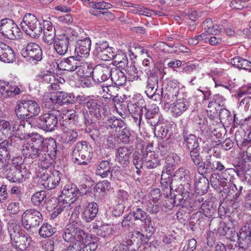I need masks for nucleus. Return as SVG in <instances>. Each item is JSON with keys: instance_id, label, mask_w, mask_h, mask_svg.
Instances as JSON below:
<instances>
[{"instance_id": "nucleus-33", "label": "nucleus", "mask_w": 251, "mask_h": 251, "mask_svg": "<svg viewBox=\"0 0 251 251\" xmlns=\"http://www.w3.org/2000/svg\"><path fill=\"white\" fill-rule=\"evenodd\" d=\"M29 137L30 139L27 143L30 144L31 145H33V147L45 153V148L43 146L44 138L38 133L33 134Z\"/></svg>"}, {"instance_id": "nucleus-51", "label": "nucleus", "mask_w": 251, "mask_h": 251, "mask_svg": "<svg viewBox=\"0 0 251 251\" xmlns=\"http://www.w3.org/2000/svg\"><path fill=\"white\" fill-rule=\"evenodd\" d=\"M143 222L144 223V229L145 230V232L147 233L146 235V238L148 239L155 232V228L152 223L151 219L150 217L146 218V219H145V221Z\"/></svg>"}, {"instance_id": "nucleus-37", "label": "nucleus", "mask_w": 251, "mask_h": 251, "mask_svg": "<svg viewBox=\"0 0 251 251\" xmlns=\"http://www.w3.org/2000/svg\"><path fill=\"white\" fill-rule=\"evenodd\" d=\"M112 251H136V249L132 241L127 240L115 245Z\"/></svg>"}, {"instance_id": "nucleus-35", "label": "nucleus", "mask_w": 251, "mask_h": 251, "mask_svg": "<svg viewBox=\"0 0 251 251\" xmlns=\"http://www.w3.org/2000/svg\"><path fill=\"white\" fill-rule=\"evenodd\" d=\"M75 224L73 223L72 224L68 225L63 231L62 237L64 240L67 242H74L75 238Z\"/></svg>"}, {"instance_id": "nucleus-8", "label": "nucleus", "mask_w": 251, "mask_h": 251, "mask_svg": "<svg viewBox=\"0 0 251 251\" xmlns=\"http://www.w3.org/2000/svg\"><path fill=\"white\" fill-rule=\"evenodd\" d=\"M24 58H28L32 61L39 62L43 58V51L41 47L37 44L29 43L21 51Z\"/></svg>"}, {"instance_id": "nucleus-41", "label": "nucleus", "mask_w": 251, "mask_h": 251, "mask_svg": "<svg viewBox=\"0 0 251 251\" xmlns=\"http://www.w3.org/2000/svg\"><path fill=\"white\" fill-rule=\"evenodd\" d=\"M62 95L63 92H57L53 94L50 97L49 100L46 101L45 106L51 108L50 103L59 106L63 105Z\"/></svg>"}, {"instance_id": "nucleus-28", "label": "nucleus", "mask_w": 251, "mask_h": 251, "mask_svg": "<svg viewBox=\"0 0 251 251\" xmlns=\"http://www.w3.org/2000/svg\"><path fill=\"white\" fill-rule=\"evenodd\" d=\"M9 147H0V172H4L10 165Z\"/></svg>"}, {"instance_id": "nucleus-58", "label": "nucleus", "mask_w": 251, "mask_h": 251, "mask_svg": "<svg viewBox=\"0 0 251 251\" xmlns=\"http://www.w3.org/2000/svg\"><path fill=\"white\" fill-rule=\"evenodd\" d=\"M109 46L108 43L106 41H102L97 42L95 44V49L93 53L95 56L99 54L100 52L103 51Z\"/></svg>"}, {"instance_id": "nucleus-12", "label": "nucleus", "mask_w": 251, "mask_h": 251, "mask_svg": "<svg viewBox=\"0 0 251 251\" xmlns=\"http://www.w3.org/2000/svg\"><path fill=\"white\" fill-rule=\"evenodd\" d=\"M22 151L23 154L26 158L35 159L39 157V159L41 160V165L43 167L45 168L49 166L50 163L46 164V160L44 159L45 157H44V155H46V153L33 147V145H31L30 144L27 143L24 144L23 145Z\"/></svg>"}, {"instance_id": "nucleus-52", "label": "nucleus", "mask_w": 251, "mask_h": 251, "mask_svg": "<svg viewBox=\"0 0 251 251\" xmlns=\"http://www.w3.org/2000/svg\"><path fill=\"white\" fill-rule=\"evenodd\" d=\"M37 78L40 81L49 84L53 83L52 81L55 80L54 76L52 75L50 72L48 71H44L40 72L37 76Z\"/></svg>"}, {"instance_id": "nucleus-48", "label": "nucleus", "mask_w": 251, "mask_h": 251, "mask_svg": "<svg viewBox=\"0 0 251 251\" xmlns=\"http://www.w3.org/2000/svg\"><path fill=\"white\" fill-rule=\"evenodd\" d=\"M115 53V50L113 48L109 46L103 51L100 52L96 56L102 60L108 61L113 58Z\"/></svg>"}, {"instance_id": "nucleus-27", "label": "nucleus", "mask_w": 251, "mask_h": 251, "mask_svg": "<svg viewBox=\"0 0 251 251\" xmlns=\"http://www.w3.org/2000/svg\"><path fill=\"white\" fill-rule=\"evenodd\" d=\"M205 216L201 212L193 214L190 219L189 226L192 231H196L201 228V226H204Z\"/></svg>"}, {"instance_id": "nucleus-15", "label": "nucleus", "mask_w": 251, "mask_h": 251, "mask_svg": "<svg viewBox=\"0 0 251 251\" xmlns=\"http://www.w3.org/2000/svg\"><path fill=\"white\" fill-rule=\"evenodd\" d=\"M145 116L147 123L151 126H154L160 120L161 116L159 114V107L156 104L144 106Z\"/></svg>"}, {"instance_id": "nucleus-55", "label": "nucleus", "mask_w": 251, "mask_h": 251, "mask_svg": "<svg viewBox=\"0 0 251 251\" xmlns=\"http://www.w3.org/2000/svg\"><path fill=\"white\" fill-rule=\"evenodd\" d=\"M201 208L205 213L204 215L205 217L212 216L214 213L215 209L213 206V203L212 201H206L205 202H203L201 205Z\"/></svg>"}, {"instance_id": "nucleus-32", "label": "nucleus", "mask_w": 251, "mask_h": 251, "mask_svg": "<svg viewBox=\"0 0 251 251\" xmlns=\"http://www.w3.org/2000/svg\"><path fill=\"white\" fill-rule=\"evenodd\" d=\"M113 60L112 64L118 69L121 68L122 69H125L127 66L128 64V61L127 57L125 53L120 52L119 53L114 54Z\"/></svg>"}, {"instance_id": "nucleus-30", "label": "nucleus", "mask_w": 251, "mask_h": 251, "mask_svg": "<svg viewBox=\"0 0 251 251\" xmlns=\"http://www.w3.org/2000/svg\"><path fill=\"white\" fill-rule=\"evenodd\" d=\"M15 24V23L9 18H4L1 20L0 33L7 38L8 36H11L9 34H10L11 31Z\"/></svg>"}, {"instance_id": "nucleus-6", "label": "nucleus", "mask_w": 251, "mask_h": 251, "mask_svg": "<svg viewBox=\"0 0 251 251\" xmlns=\"http://www.w3.org/2000/svg\"><path fill=\"white\" fill-rule=\"evenodd\" d=\"M76 40V36L62 34L56 35L52 43L53 49L60 55H65L68 51L69 45Z\"/></svg>"}, {"instance_id": "nucleus-47", "label": "nucleus", "mask_w": 251, "mask_h": 251, "mask_svg": "<svg viewBox=\"0 0 251 251\" xmlns=\"http://www.w3.org/2000/svg\"><path fill=\"white\" fill-rule=\"evenodd\" d=\"M46 193L45 191H41L34 194L31 198V201L35 206H39L42 202L45 203Z\"/></svg>"}, {"instance_id": "nucleus-38", "label": "nucleus", "mask_w": 251, "mask_h": 251, "mask_svg": "<svg viewBox=\"0 0 251 251\" xmlns=\"http://www.w3.org/2000/svg\"><path fill=\"white\" fill-rule=\"evenodd\" d=\"M183 145L189 151L197 149H200L198 138L195 135H190L188 137L183 140Z\"/></svg>"}, {"instance_id": "nucleus-46", "label": "nucleus", "mask_w": 251, "mask_h": 251, "mask_svg": "<svg viewBox=\"0 0 251 251\" xmlns=\"http://www.w3.org/2000/svg\"><path fill=\"white\" fill-rule=\"evenodd\" d=\"M55 228L48 223L42 225L39 230L40 236L43 238H49L55 232Z\"/></svg>"}, {"instance_id": "nucleus-1", "label": "nucleus", "mask_w": 251, "mask_h": 251, "mask_svg": "<svg viewBox=\"0 0 251 251\" xmlns=\"http://www.w3.org/2000/svg\"><path fill=\"white\" fill-rule=\"evenodd\" d=\"M12 246L16 249L25 251L30 245L31 237L25 232H21L19 225L12 224L8 227Z\"/></svg>"}, {"instance_id": "nucleus-14", "label": "nucleus", "mask_w": 251, "mask_h": 251, "mask_svg": "<svg viewBox=\"0 0 251 251\" xmlns=\"http://www.w3.org/2000/svg\"><path fill=\"white\" fill-rule=\"evenodd\" d=\"M82 63L79 59L76 56H70L63 58L59 63L58 64V67L60 70L67 71L68 72H74L78 69L79 72L84 66L81 65Z\"/></svg>"}, {"instance_id": "nucleus-24", "label": "nucleus", "mask_w": 251, "mask_h": 251, "mask_svg": "<svg viewBox=\"0 0 251 251\" xmlns=\"http://www.w3.org/2000/svg\"><path fill=\"white\" fill-rule=\"evenodd\" d=\"M189 102L185 98L178 99L172 107L171 111L175 117L181 115L188 108Z\"/></svg>"}, {"instance_id": "nucleus-57", "label": "nucleus", "mask_w": 251, "mask_h": 251, "mask_svg": "<svg viewBox=\"0 0 251 251\" xmlns=\"http://www.w3.org/2000/svg\"><path fill=\"white\" fill-rule=\"evenodd\" d=\"M89 146L86 141H81L76 143L72 152V156H76V154H79L80 151H83Z\"/></svg>"}, {"instance_id": "nucleus-10", "label": "nucleus", "mask_w": 251, "mask_h": 251, "mask_svg": "<svg viewBox=\"0 0 251 251\" xmlns=\"http://www.w3.org/2000/svg\"><path fill=\"white\" fill-rule=\"evenodd\" d=\"M238 244L240 248L244 250L251 244V217H250L244 226L241 229L239 233H237Z\"/></svg>"}, {"instance_id": "nucleus-25", "label": "nucleus", "mask_w": 251, "mask_h": 251, "mask_svg": "<svg viewBox=\"0 0 251 251\" xmlns=\"http://www.w3.org/2000/svg\"><path fill=\"white\" fill-rule=\"evenodd\" d=\"M132 150L127 147H119L116 153V158L119 163L126 166L129 163Z\"/></svg>"}, {"instance_id": "nucleus-44", "label": "nucleus", "mask_w": 251, "mask_h": 251, "mask_svg": "<svg viewBox=\"0 0 251 251\" xmlns=\"http://www.w3.org/2000/svg\"><path fill=\"white\" fill-rule=\"evenodd\" d=\"M227 188L223 189V192L231 199L236 200L240 196V190L233 182L227 185Z\"/></svg>"}, {"instance_id": "nucleus-26", "label": "nucleus", "mask_w": 251, "mask_h": 251, "mask_svg": "<svg viewBox=\"0 0 251 251\" xmlns=\"http://www.w3.org/2000/svg\"><path fill=\"white\" fill-rule=\"evenodd\" d=\"M111 80L116 85H124L126 81V77L120 69L116 67L111 68Z\"/></svg>"}, {"instance_id": "nucleus-39", "label": "nucleus", "mask_w": 251, "mask_h": 251, "mask_svg": "<svg viewBox=\"0 0 251 251\" xmlns=\"http://www.w3.org/2000/svg\"><path fill=\"white\" fill-rule=\"evenodd\" d=\"M64 129L63 135V142L67 144H72L75 142L78 138V132L74 129Z\"/></svg>"}, {"instance_id": "nucleus-61", "label": "nucleus", "mask_w": 251, "mask_h": 251, "mask_svg": "<svg viewBox=\"0 0 251 251\" xmlns=\"http://www.w3.org/2000/svg\"><path fill=\"white\" fill-rule=\"evenodd\" d=\"M81 251H94L98 247V244L94 241H91L89 243L86 244H81Z\"/></svg>"}, {"instance_id": "nucleus-16", "label": "nucleus", "mask_w": 251, "mask_h": 251, "mask_svg": "<svg viewBox=\"0 0 251 251\" xmlns=\"http://www.w3.org/2000/svg\"><path fill=\"white\" fill-rule=\"evenodd\" d=\"M91 46V41L89 38L78 40L75 45V53L77 57L87 58L89 55Z\"/></svg>"}, {"instance_id": "nucleus-18", "label": "nucleus", "mask_w": 251, "mask_h": 251, "mask_svg": "<svg viewBox=\"0 0 251 251\" xmlns=\"http://www.w3.org/2000/svg\"><path fill=\"white\" fill-rule=\"evenodd\" d=\"M87 7L89 9V13L92 15L98 18L102 11L107 10L112 7V5L110 3L104 1H94L92 0L89 3Z\"/></svg>"}, {"instance_id": "nucleus-63", "label": "nucleus", "mask_w": 251, "mask_h": 251, "mask_svg": "<svg viewBox=\"0 0 251 251\" xmlns=\"http://www.w3.org/2000/svg\"><path fill=\"white\" fill-rule=\"evenodd\" d=\"M11 129L9 123L6 121H0V133L6 136L9 134Z\"/></svg>"}, {"instance_id": "nucleus-45", "label": "nucleus", "mask_w": 251, "mask_h": 251, "mask_svg": "<svg viewBox=\"0 0 251 251\" xmlns=\"http://www.w3.org/2000/svg\"><path fill=\"white\" fill-rule=\"evenodd\" d=\"M190 156L191 161L197 166V171L200 166L204 165L202 156L200 155V149H197L190 151Z\"/></svg>"}, {"instance_id": "nucleus-64", "label": "nucleus", "mask_w": 251, "mask_h": 251, "mask_svg": "<svg viewBox=\"0 0 251 251\" xmlns=\"http://www.w3.org/2000/svg\"><path fill=\"white\" fill-rule=\"evenodd\" d=\"M22 33L21 31L20 28L18 27L16 24L15 25L13 29L11 31L10 35L11 36H8L7 38L10 40H16L21 38Z\"/></svg>"}, {"instance_id": "nucleus-21", "label": "nucleus", "mask_w": 251, "mask_h": 251, "mask_svg": "<svg viewBox=\"0 0 251 251\" xmlns=\"http://www.w3.org/2000/svg\"><path fill=\"white\" fill-rule=\"evenodd\" d=\"M15 60L14 51L8 45L0 42V61L5 63H13Z\"/></svg>"}, {"instance_id": "nucleus-22", "label": "nucleus", "mask_w": 251, "mask_h": 251, "mask_svg": "<svg viewBox=\"0 0 251 251\" xmlns=\"http://www.w3.org/2000/svg\"><path fill=\"white\" fill-rule=\"evenodd\" d=\"M85 105L91 116L98 119L101 117L103 110L100 101L95 99H89L86 102Z\"/></svg>"}, {"instance_id": "nucleus-59", "label": "nucleus", "mask_w": 251, "mask_h": 251, "mask_svg": "<svg viewBox=\"0 0 251 251\" xmlns=\"http://www.w3.org/2000/svg\"><path fill=\"white\" fill-rule=\"evenodd\" d=\"M144 162V158L142 157L141 154L138 152L133 154V163L137 170L142 168Z\"/></svg>"}, {"instance_id": "nucleus-50", "label": "nucleus", "mask_w": 251, "mask_h": 251, "mask_svg": "<svg viewBox=\"0 0 251 251\" xmlns=\"http://www.w3.org/2000/svg\"><path fill=\"white\" fill-rule=\"evenodd\" d=\"M75 238L74 242H79L81 244H86L88 238L87 234L81 228L75 226Z\"/></svg>"}, {"instance_id": "nucleus-40", "label": "nucleus", "mask_w": 251, "mask_h": 251, "mask_svg": "<svg viewBox=\"0 0 251 251\" xmlns=\"http://www.w3.org/2000/svg\"><path fill=\"white\" fill-rule=\"evenodd\" d=\"M206 176H201L196 179L195 183V188L202 193H206L209 188V182Z\"/></svg>"}, {"instance_id": "nucleus-53", "label": "nucleus", "mask_w": 251, "mask_h": 251, "mask_svg": "<svg viewBox=\"0 0 251 251\" xmlns=\"http://www.w3.org/2000/svg\"><path fill=\"white\" fill-rule=\"evenodd\" d=\"M235 170L232 168H228L226 169L219 176L224 180L225 182L228 185L233 182V175L235 173Z\"/></svg>"}, {"instance_id": "nucleus-3", "label": "nucleus", "mask_w": 251, "mask_h": 251, "mask_svg": "<svg viewBox=\"0 0 251 251\" xmlns=\"http://www.w3.org/2000/svg\"><path fill=\"white\" fill-rule=\"evenodd\" d=\"M59 111L52 110L35 119V126L46 131H52L58 125Z\"/></svg>"}, {"instance_id": "nucleus-4", "label": "nucleus", "mask_w": 251, "mask_h": 251, "mask_svg": "<svg viewBox=\"0 0 251 251\" xmlns=\"http://www.w3.org/2000/svg\"><path fill=\"white\" fill-rule=\"evenodd\" d=\"M43 215L40 212L34 209L25 210L22 215V223L27 230L38 226L43 222Z\"/></svg>"}, {"instance_id": "nucleus-23", "label": "nucleus", "mask_w": 251, "mask_h": 251, "mask_svg": "<svg viewBox=\"0 0 251 251\" xmlns=\"http://www.w3.org/2000/svg\"><path fill=\"white\" fill-rule=\"evenodd\" d=\"M154 135L157 137L163 139L166 137L171 129V125L167 122H163L161 119L154 126H151Z\"/></svg>"}, {"instance_id": "nucleus-31", "label": "nucleus", "mask_w": 251, "mask_h": 251, "mask_svg": "<svg viewBox=\"0 0 251 251\" xmlns=\"http://www.w3.org/2000/svg\"><path fill=\"white\" fill-rule=\"evenodd\" d=\"M210 183L211 186L218 191H223L227 184L220 176L215 173H212L210 177Z\"/></svg>"}, {"instance_id": "nucleus-42", "label": "nucleus", "mask_w": 251, "mask_h": 251, "mask_svg": "<svg viewBox=\"0 0 251 251\" xmlns=\"http://www.w3.org/2000/svg\"><path fill=\"white\" fill-rule=\"evenodd\" d=\"M230 63L238 68L245 70L251 69V63L248 60L239 56L231 59Z\"/></svg>"}, {"instance_id": "nucleus-19", "label": "nucleus", "mask_w": 251, "mask_h": 251, "mask_svg": "<svg viewBox=\"0 0 251 251\" xmlns=\"http://www.w3.org/2000/svg\"><path fill=\"white\" fill-rule=\"evenodd\" d=\"M145 72L148 75L147 85L150 87L158 88V80L163 78L161 71L153 68L151 70L150 69H145Z\"/></svg>"}, {"instance_id": "nucleus-49", "label": "nucleus", "mask_w": 251, "mask_h": 251, "mask_svg": "<svg viewBox=\"0 0 251 251\" xmlns=\"http://www.w3.org/2000/svg\"><path fill=\"white\" fill-rule=\"evenodd\" d=\"M203 28L204 32L208 34L216 35L217 34L218 29L214 25L212 20L210 18L206 19L203 23Z\"/></svg>"}, {"instance_id": "nucleus-2", "label": "nucleus", "mask_w": 251, "mask_h": 251, "mask_svg": "<svg viewBox=\"0 0 251 251\" xmlns=\"http://www.w3.org/2000/svg\"><path fill=\"white\" fill-rule=\"evenodd\" d=\"M23 30L30 37L37 39L43 31L41 24L38 19L31 13L26 14L21 23Z\"/></svg>"}, {"instance_id": "nucleus-29", "label": "nucleus", "mask_w": 251, "mask_h": 251, "mask_svg": "<svg viewBox=\"0 0 251 251\" xmlns=\"http://www.w3.org/2000/svg\"><path fill=\"white\" fill-rule=\"evenodd\" d=\"M111 164L109 161L103 160L97 166L96 174L102 178L107 177L111 172Z\"/></svg>"}, {"instance_id": "nucleus-17", "label": "nucleus", "mask_w": 251, "mask_h": 251, "mask_svg": "<svg viewBox=\"0 0 251 251\" xmlns=\"http://www.w3.org/2000/svg\"><path fill=\"white\" fill-rule=\"evenodd\" d=\"M60 173L56 170L50 174H44L43 179L44 180L42 185L48 190L52 189L58 185L60 180Z\"/></svg>"}, {"instance_id": "nucleus-34", "label": "nucleus", "mask_w": 251, "mask_h": 251, "mask_svg": "<svg viewBox=\"0 0 251 251\" xmlns=\"http://www.w3.org/2000/svg\"><path fill=\"white\" fill-rule=\"evenodd\" d=\"M144 158L146 165L149 169L155 168L160 165L158 156L154 152L147 153L145 156L144 155Z\"/></svg>"}, {"instance_id": "nucleus-43", "label": "nucleus", "mask_w": 251, "mask_h": 251, "mask_svg": "<svg viewBox=\"0 0 251 251\" xmlns=\"http://www.w3.org/2000/svg\"><path fill=\"white\" fill-rule=\"evenodd\" d=\"M25 101V105L27 108L30 118L37 115L40 112V107L39 104L34 100H27Z\"/></svg>"}, {"instance_id": "nucleus-60", "label": "nucleus", "mask_w": 251, "mask_h": 251, "mask_svg": "<svg viewBox=\"0 0 251 251\" xmlns=\"http://www.w3.org/2000/svg\"><path fill=\"white\" fill-rule=\"evenodd\" d=\"M130 216H133L135 220H139L142 222L145 221L146 218H149L150 216L146 215V213L142 209L137 208L136 210L133 212V213Z\"/></svg>"}, {"instance_id": "nucleus-56", "label": "nucleus", "mask_w": 251, "mask_h": 251, "mask_svg": "<svg viewBox=\"0 0 251 251\" xmlns=\"http://www.w3.org/2000/svg\"><path fill=\"white\" fill-rule=\"evenodd\" d=\"M124 123L122 120L117 119L115 117H110L106 122V126L111 128L122 127Z\"/></svg>"}, {"instance_id": "nucleus-5", "label": "nucleus", "mask_w": 251, "mask_h": 251, "mask_svg": "<svg viewBox=\"0 0 251 251\" xmlns=\"http://www.w3.org/2000/svg\"><path fill=\"white\" fill-rule=\"evenodd\" d=\"M29 126L30 122L28 120L25 121L22 120L19 123L15 124L13 127V131L14 132V135L11 137V144L19 148L21 144V141L23 139L29 138L30 134L27 132V127H26V124Z\"/></svg>"}, {"instance_id": "nucleus-20", "label": "nucleus", "mask_w": 251, "mask_h": 251, "mask_svg": "<svg viewBox=\"0 0 251 251\" xmlns=\"http://www.w3.org/2000/svg\"><path fill=\"white\" fill-rule=\"evenodd\" d=\"M98 210V205L97 203L94 202L89 203L84 208L81 214V218L86 222H90L96 217Z\"/></svg>"}, {"instance_id": "nucleus-7", "label": "nucleus", "mask_w": 251, "mask_h": 251, "mask_svg": "<svg viewBox=\"0 0 251 251\" xmlns=\"http://www.w3.org/2000/svg\"><path fill=\"white\" fill-rule=\"evenodd\" d=\"M79 192L75 184L70 183L65 185L61 195L58 198L60 203H66V205H70L75 200V197Z\"/></svg>"}, {"instance_id": "nucleus-54", "label": "nucleus", "mask_w": 251, "mask_h": 251, "mask_svg": "<svg viewBox=\"0 0 251 251\" xmlns=\"http://www.w3.org/2000/svg\"><path fill=\"white\" fill-rule=\"evenodd\" d=\"M56 32L54 27H51L50 30L44 32L43 40L48 45H51L56 39Z\"/></svg>"}, {"instance_id": "nucleus-11", "label": "nucleus", "mask_w": 251, "mask_h": 251, "mask_svg": "<svg viewBox=\"0 0 251 251\" xmlns=\"http://www.w3.org/2000/svg\"><path fill=\"white\" fill-rule=\"evenodd\" d=\"M203 162L204 165L198 169V173L201 176H207L215 171L221 172L225 169L221 162L212 158L208 159Z\"/></svg>"}, {"instance_id": "nucleus-62", "label": "nucleus", "mask_w": 251, "mask_h": 251, "mask_svg": "<svg viewBox=\"0 0 251 251\" xmlns=\"http://www.w3.org/2000/svg\"><path fill=\"white\" fill-rule=\"evenodd\" d=\"M236 174L242 181H245L249 185H251V172L250 171L248 170L245 173L242 171H238Z\"/></svg>"}, {"instance_id": "nucleus-36", "label": "nucleus", "mask_w": 251, "mask_h": 251, "mask_svg": "<svg viewBox=\"0 0 251 251\" xmlns=\"http://www.w3.org/2000/svg\"><path fill=\"white\" fill-rule=\"evenodd\" d=\"M25 100H22L15 107V111L17 117L21 120L27 119L30 118L27 108L25 105Z\"/></svg>"}, {"instance_id": "nucleus-13", "label": "nucleus", "mask_w": 251, "mask_h": 251, "mask_svg": "<svg viewBox=\"0 0 251 251\" xmlns=\"http://www.w3.org/2000/svg\"><path fill=\"white\" fill-rule=\"evenodd\" d=\"M4 171L0 174L3 175L11 182H21L24 179V173L19 165L10 164Z\"/></svg>"}, {"instance_id": "nucleus-9", "label": "nucleus", "mask_w": 251, "mask_h": 251, "mask_svg": "<svg viewBox=\"0 0 251 251\" xmlns=\"http://www.w3.org/2000/svg\"><path fill=\"white\" fill-rule=\"evenodd\" d=\"M111 68L106 65H98L93 69L92 78L94 81L98 84H103L105 83L111 75Z\"/></svg>"}]
</instances>
